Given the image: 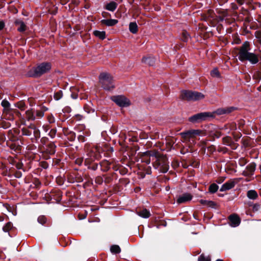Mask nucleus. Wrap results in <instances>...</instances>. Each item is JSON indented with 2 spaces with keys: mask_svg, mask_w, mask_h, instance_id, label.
<instances>
[{
  "mask_svg": "<svg viewBox=\"0 0 261 261\" xmlns=\"http://www.w3.org/2000/svg\"><path fill=\"white\" fill-rule=\"evenodd\" d=\"M250 43L248 41H245L240 47L238 53V58L241 62L245 61H249L252 64H255L259 61V58H261V55L250 53Z\"/></svg>",
  "mask_w": 261,
  "mask_h": 261,
  "instance_id": "nucleus-1",
  "label": "nucleus"
},
{
  "mask_svg": "<svg viewBox=\"0 0 261 261\" xmlns=\"http://www.w3.org/2000/svg\"><path fill=\"white\" fill-rule=\"evenodd\" d=\"M99 82L103 89L110 90L114 88L113 77L107 72H102L99 76Z\"/></svg>",
  "mask_w": 261,
  "mask_h": 261,
  "instance_id": "nucleus-2",
  "label": "nucleus"
},
{
  "mask_svg": "<svg viewBox=\"0 0 261 261\" xmlns=\"http://www.w3.org/2000/svg\"><path fill=\"white\" fill-rule=\"evenodd\" d=\"M51 69V64L48 62H43L34 67L31 71L30 75L34 77L40 76L48 72Z\"/></svg>",
  "mask_w": 261,
  "mask_h": 261,
  "instance_id": "nucleus-3",
  "label": "nucleus"
},
{
  "mask_svg": "<svg viewBox=\"0 0 261 261\" xmlns=\"http://www.w3.org/2000/svg\"><path fill=\"white\" fill-rule=\"evenodd\" d=\"M183 99L187 100H198L204 98V95L198 92L191 91H183L181 95Z\"/></svg>",
  "mask_w": 261,
  "mask_h": 261,
  "instance_id": "nucleus-4",
  "label": "nucleus"
},
{
  "mask_svg": "<svg viewBox=\"0 0 261 261\" xmlns=\"http://www.w3.org/2000/svg\"><path fill=\"white\" fill-rule=\"evenodd\" d=\"M155 161L153 166L156 169H159L161 172L166 173L168 171L169 165L167 158L165 156H155Z\"/></svg>",
  "mask_w": 261,
  "mask_h": 261,
  "instance_id": "nucleus-5",
  "label": "nucleus"
},
{
  "mask_svg": "<svg viewBox=\"0 0 261 261\" xmlns=\"http://www.w3.org/2000/svg\"><path fill=\"white\" fill-rule=\"evenodd\" d=\"M213 114L210 112H202L190 117L189 120L192 123H197L205 121L209 118L213 117Z\"/></svg>",
  "mask_w": 261,
  "mask_h": 261,
  "instance_id": "nucleus-6",
  "label": "nucleus"
},
{
  "mask_svg": "<svg viewBox=\"0 0 261 261\" xmlns=\"http://www.w3.org/2000/svg\"><path fill=\"white\" fill-rule=\"evenodd\" d=\"M112 99L121 107H126L130 105L129 100L123 95L114 96L112 97Z\"/></svg>",
  "mask_w": 261,
  "mask_h": 261,
  "instance_id": "nucleus-7",
  "label": "nucleus"
},
{
  "mask_svg": "<svg viewBox=\"0 0 261 261\" xmlns=\"http://www.w3.org/2000/svg\"><path fill=\"white\" fill-rule=\"evenodd\" d=\"M202 131L199 129H190L180 133L181 137L185 139L194 138L201 135Z\"/></svg>",
  "mask_w": 261,
  "mask_h": 261,
  "instance_id": "nucleus-8",
  "label": "nucleus"
},
{
  "mask_svg": "<svg viewBox=\"0 0 261 261\" xmlns=\"http://www.w3.org/2000/svg\"><path fill=\"white\" fill-rule=\"evenodd\" d=\"M87 155L88 157L85 160L87 163H90L98 159L99 157V153L96 148H92L88 151Z\"/></svg>",
  "mask_w": 261,
  "mask_h": 261,
  "instance_id": "nucleus-9",
  "label": "nucleus"
},
{
  "mask_svg": "<svg viewBox=\"0 0 261 261\" xmlns=\"http://www.w3.org/2000/svg\"><path fill=\"white\" fill-rule=\"evenodd\" d=\"M20 114L17 110H13L11 108L7 109H3V115L5 119L9 120H13L14 119V114Z\"/></svg>",
  "mask_w": 261,
  "mask_h": 261,
  "instance_id": "nucleus-10",
  "label": "nucleus"
},
{
  "mask_svg": "<svg viewBox=\"0 0 261 261\" xmlns=\"http://www.w3.org/2000/svg\"><path fill=\"white\" fill-rule=\"evenodd\" d=\"M236 108L233 107H229L226 108H221L217 109L213 112V114L217 115H221L224 114H228L235 110Z\"/></svg>",
  "mask_w": 261,
  "mask_h": 261,
  "instance_id": "nucleus-11",
  "label": "nucleus"
},
{
  "mask_svg": "<svg viewBox=\"0 0 261 261\" xmlns=\"http://www.w3.org/2000/svg\"><path fill=\"white\" fill-rule=\"evenodd\" d=\"M256 164L254 163L249 164L243 172L244 176H250L252 175L255 170Z\"/></svg>",
  "mask_w": 261,
  "mask_h": 261,
  "instance_id": "nucleus-12",
  "label": "nucleus"
},
{
  "mask_svg": "<svg viewBox=\"0 0 261 261\" xmlns=\"http://www.w3.org/2000/svg\"><path fill=\"white\" fill-rule=\"evenodd\" d=\"M229 220L230 221V225L233 227L238 226L241 222V220L239 217L236 215L232 214L229 216Z\"/></svg>",
  "mask_w": 261,
  "mask_h": 261,
  "instance_id": "nucleus-13",
  "label": "nucleus"
},
{
  "mask_svg": "<svg viewBox=\"0 0 261 261\" xmlns=\"http://www.w3.org/2000/svg\"><path fill=\"white\" fill-rule=\"evenodd\" d=\"M235 185L236 182L234 179H230L221 186L220 191L221 192H224L229 190L233 188Z\"/></svg>",
  "mask_w": 261,
  "mask_h": 261,
  "instance_id": "nucleus-14",
  "label": "nucleus"
},
{
  "mask_svg": "<svg viewBox=\"0 0 261 261\" xmlns=\"http://www.w3.org/2000/svg\"><path fill=\"white\" fill-rule=\"evenodd\" d=\"M192 199V195L190 193H184L180 196L177 199V203L178 204L184 203L188 202Z\"/></svg>",
  "mask_w": 261,
  "mask_h": 261,
  "instance_id": "nucleus-15",
  "label": "nucleus"
},
{
  "mask_svg": "<svg viewBox=\"0 0 261 261\" xmlns=\"http://www.w3.org/2000/svg\"><path fill=\"white\" fill-rule=\"evenodd\" d=\"M15 24L17 27V30L20 32H23L26 30V25L23 21L20 19H16L15 21Z\"/></svg>",
  "mask_w": 261,
  "mask_h": 261,
  "instance_id": "nucleus-16",
  "label": "nucleus"
},
{
  "mask_svg": "<svg viewBox=\"0 0 261 261\" xmlns=\"http://www.w3.org/2000/svg\"><path fill=\"white\" fill-rule=\"evenodd\" d=\"M223 144L231 147V148L233 149H235L236 148V146L235 144L233 143L232 139L230 137H225L223 138Z\"/></svg>",
  "mask_w": 261,
  "mask_h": 261,
  "instance_id": "nucleus-17",
  "label": "nucleus"
},
{
  "mask_svg": "<svg viewBox=\"0 0 261 261\" xmlns=\"http://www.w3.org/2000/svg\"><path fill=\"white\" fill-rule=\"evenodd\" d=\"M118 21L117 19H102L101 22L102 24L106 25L108 27L114 26L118 23Z\"/></svg>",
  "mask_w": 261,
  "mask_h": 261,
  "instance_id": "nucleus-18",
  "label": "nucleus"
},
{
  "mask_svg": "<svg viewBox=\"0 0 261 261\" xmlns=\"http://www.w3.org/2000/svg\"><path fill=\"white\" fill-rule=\"evenodd\" d=\"M143 63L149 66H153L155 63V59L153 57H143L142 59Z\"/></svg>",
  "mask_w": 261,
  "mask_h": 261,
  "instance_id": "nucleus-19",
  "label": "nucleus"
},
{
  "mask_svg": "<svg viewBox=\"0 0 261 261\" xmlns=\"http://www.w3.org/2000/svg\"><path fill=\"white\" fill-rule=\"evenodd\" d=\"M199 201L200 203L203 205H206L208 207H212L213 208H216L217 204L214 201L206 200L203 199H201Z\"/></svg>",
  "mask_w": 261,
  "mask_h": 261,
  "instance_id": "nucleus-20",
  "label": "nucleus"
},
{
  "mask_svg": "<svg viewBox=\"0 0 261 261\" xmlns=\"http://www.w3.org/2000/svg\"><path fill=\"white\" fill-rule=\"evenodd\" d=\"M155 156L151 154L150 152H146L145 153L144 157L142 159V162H145L146 164H149L151 162V157L153 158Z\"/></svg>",
  "mask_w": 261,
  "mask_h": 261,
  "instance_id": "nucleus-21",
  "label": "nucleus"
},
{
  "mask_svg": "<svg viewBox=\"0 0 261 261\" xmlns=\"http://www.w3.org/2000/svg\"><path fill=\"white\" fill-rule=\"evenodd\" d=\"M247 197L251 200H255L258 197L257 192L254 190H250L247 192Z\"/></svg>",
  "mask_w": 261,
  "mask_h": 261,
  "instance_id": "nucleus-22",
  "label": "nucleus"
},
{
  "mask_svg": "<svg viewBox=\"0 0 261 261\" xmlns=\"http://www.w3.org/2000/svg\"><path fill=\"white\" fill-rule=\"evenodd\" d=\"M137 214L138 216H139L143 218H149L150 215L149 211H148L146 209H143L141 211H137Z\"/></svg>",
  "mask_w": 261,
  "mask_h": 261,
  "instance_id": "nucleus-23",
  "label": "nucleus"
},
{
  "mask_svg": "<svg viewBox=\"0 0 261 261\" xmlns=\"http://www.w3.org/2000/svg\"><path fill=\"white\" fill-rule=\"evenodd\" d=\"M129 30L133 34H136L138 31V25L135 22H131L129 24Z\"/></svg>",
  "mask_w": 261,
  "mask_h": 261,
  "instance_id": "nucleus-24",
  "label": "nucleus"
},
{
  "mask_svg": "<svg viewBox=\"0 0 261 261\" xmlns=\"http://www.w3.org/2000/svg\"><path fill=\"white\" fill-rule=\"evenodd\" d=\"M117 4L114 2H111L106 6V9L109 11L113 12L117 8Z\"/></svg>",
  "mask_w": 261,
  "mask_h": 261,
  "instance_id": "nucleus-25",
  "label": "nucleus"
},
{
  "mask_svg": "<svg viewBox=\"0 0 261 261\" xmlns=\"http://www.w3.org/2000/svg\"><path fill=\"white\" fill-rule=\"evenodd\" d=\"M26 117L28 120L33 121L36 119V116L32 110H29L25 112Z\"/></svg>",
  "mask_w": 261,
  "mask_h": 261,
  "instance_id": "nucleus-26",
  "label": "nucleus"
},
{
  "mask_svg": "<svg viewBox=\"0 0 261 261\" xmlns=\"http://www.w3.org/2000/svg\"><path fill=\"white\" fill-rule=\"evenodd\" d=\"M94 35L100 39H104L106 38V32L105 31H95Z\"/></svg>",
  "mask_w": 261,
  "mask_h": 261,
  "instance_id": "nucleus-27",
  "label": "nucleus"
},
{
  "mask_svg": "<svg viewBox=\"0 0 261 261\" xmlns=\"http://www.w3.org/2000/svg\"><path fill=\"white\" fill-rule=\"evenodd\" d=\"M111 251L115 254L119 253L121 251V249L118 245H114L111 247Z\"/></svg>",
  "mask_w": 261,
  "mask_h": 261,
  "instance_id": "nucleus-28",
  "label": "nucleus"
},
{
  "mask_svg": "<svg viewBox=\"0 0 261 261\" xmlns=\"http://www.w3.org/2000/svg\"><path fill=\"white\" fill-rule=\"evenodd\" d=\"M218 189V186L216 184H211L208 188V191L211 193H214L217 191Z\"/></svg>",
  "mask_w": 261,
  "mask_h": 261,
  "instance_id": "nucleus-29",
  "label": "nucleus"
},
{
  "mask_svg": "<svg viewBox=\"0 0 261 261\" xmlns=\"http://www.w3.org/2000/svg\"><path fill=\"white\" fill-rule=\"evenodd\" d=\"M12 228V224L11 222H9L6 224L3 227V230L4 232H9V230Z\"/></svg>",
  "mask_w": 261,
  "mask_h": 261,
  "instance_id": "nucleus-30",
  "label": "nucleus"
},
{
  "mask_svg": "<svg viewBox=\"0 0 261 261\" xmlns=\"http://www.w3.org/2000/svg\"><path fill=\"white\" fill-rule=\"evenodd\" d=\"M56 145L54 144V143H50L49 145H48V152L50 154H54L56 152V150H55V148H56Z\"/></svg>",
  "mask_w": 261,
  "mask_h": 261,
  "instance_id": "nucleus-31",
  "label": "nucleus"
},
{
  "mask_svg": "<svg viewBox=\"0 0 261 261\" xmlns=\"http://www.w3.org/2000/svg\"><path fill=\"white\" fill-rule=\"evenodd\" d=\"M1 105L3 107V109H7L10 108V102L6 99H4L2 100L1 102Z\"/></svg>",
  "mask_w": 261,
  "mask_h": 261,
  "instance_id": "nucleus-32",
  "label": "nucleus"
},
{
  "mask_svg": "<svg viewBox=\"0 0 261 261\" xmlns=\"http://www.w3.org/2000/svg\"><path fill=\"white\" fill-rule=\"evenodd\" d=\"M63 96V93L61 90H59L57 92L55 93L54 97L56 100L60 99Z\"/></svg>",
  "mask_w": 261,
  "mask_h": 261,
  "instance_id": "nucleus-33",
  "label": "nucleus"
},
{
  "mask_svg": "<svg viewBox=\"0 0 261 261\" xmlns=\"http://www.w3.org/2000/svg\"><path fill=\"white\" fill-rule=\"evenodd\" d=\"M22 134L27 136H30L32 133L30 130L26 128H23L21 129Z\"/></svg>",
  "mask_w": 261,
  "mask_h": 261,
  "instance_id": "nucleus-34",
  "label": "nucleus"
},
{
  "mask_svg": "<svg viewBox=\"0 0 261 261\" xmlns=\"http://www.w3.org/2000/svg\"><path fill=\"white\" fill-rule=\"evenodd\" d=\"M198 261H211V258L209 256L206 257L201 254L199 256Z\"/></svg>",
  "mask_w": 261,
  "mask_h": 261,
  "instance_id": "nucleus-35",
  "label": "nucleus"
},
{
  "mask_svg": "<svg viewBox=\"0 0 261 261\" xmlns=\"http://www.w3.org/2000/svg\"><path fill=\"white\" fill-rule=\"evenodd\" d=\"M250 206H251V204H249ZM252 210L253 212H257L258 211H259L260 208V204H258V203H255V204H253L252 205Z\"/></svg>",
  "mask_w": 261,
  "mask_h": 261,
  "instance_id": "nucleus-36",
  "label": "nucleus"
},
{
  "mask_svg": "<svg viewBox=\"0 0 261 261\" xmlns=\"http://www.w3.org/2000/svg\"><path fill=\"white\" fill-rule=\"evenodd\" d=\"M211 75L213 77H219L220 73L217 69H214L211 71Z\"/></svg>",
  "mask_w": 261,
  "mask_h": 261,
  "instance_id": "nucleus-37",
  "label": "nucleus"
},
{
  "mask_svg": "<svg viewBox=\"0 0 261 261\" xmlns=\"http://www.w3.org/2000/svg\"><path fill=\"white\" fill-rule=\"evenodd\" d=\"M189 38V35L187 32H182L181 39L184 41H185V42L187 41Z\"/></svg>",
  "mask_w": 261,
  "mask_h": 261,
  "instance_id": "nucleus-38",
  "label": "nucleus"
},
{
  "mask_svg": "<svg viewBox=\"0 0 261 261\" xmlns=\"http://www.w3.org/2000/svg\"><path fill=\"white\" fill-rule=\"evenodd\" d=\"M38 221L41 224H44L46 221V218L43 216H39L38 218Z\"/></svg>",
  "mask_w": 261,
  "mask_h": 261,
  "instance_id": "nucleus-39",
  "label": "nucleus"
},
{
  "mask_svg": "<svg viewBox=\"0 0 261 261\" xmlns=\"http://www.w3.org/2000/svg\"><path fill=\"white\" fill-rule=\"evenodd\" d=\"M47 120L49 123H54L55 122V119L52 114L47 116Z\"/></svg>",
  "mask_w": 261,
  "mask_h": 261,
  "instance_id": "nucleus-40",
  "label": "nucleus"
},
{
  "mask_svg": "<svg viewBox=\"0 0 261 261\" xmlns=\"http://www.w3.org/2000/svg\"><path fill=\"white\" fill-rule=\"evenodd\" d=\"M35 114H36V116L38 118H41L42 117H43L44 116V112L42 111H36V113H35Z\"/></svg>",
  "mask_w": 261,
  "mask_h": 261,
  "instance_id": "nucleus-41",
  "label": "nucleus"
},
{
  "mask_svg": "<svg viewBox=\"0 0 261 261\" xmlns=\"http://www.w3.org/2000/svg\"><path fill=\"white\" fill-rule=\"evenodd\" d=\"M56 132H57L56 129H51L50 130V132H49V133L48 135H49V136L51 138H54L55 137V136H56Z\"/></svg>",
  "mask_w": 261,
  "mask_h": 261,
  "instance_id": "nucleus-42",
  "label": "nucleus"
},
{
  "mask_svg": "<svg viewBox=\"0 0 261 261\" xmlns=\"http://www.w3.org/2000/svg\"><path fill=\"white\" fill-rule=\"evenodd\" d=\"M17 107L21 110H23L25 107V104L23 102L20 101L17 103Z\"/></svg>",
  "mask_w": 261,
  "mask_h": 261,
  "instance_id": "nucleus-43",
  "label": "nucleus"
},
{
  "mask_svg": "<svg viewBox=\"0 0 261 261\" xmlns=\"http://www.w3.org/2000/svg\"><path fill=\"white\" fill-rule=\"evenodd\" d=\"M247 163V161L244 158L240 159L239 160V164L241 166H244Z\"/></svg>",
  "mask_w": 261,
  "mask_h": 261,
  "instance_id": "nucleus-44",
  "label": "nucleus"
},
{
  "mask_svg": "<svg viewBox=\"0 0 261 261\" xmlns=\"http://www.w3.org/2000/svg\"><path fill=\"white\" fill-rule=\"evenodd\" d=\"M2 127H4V128H7L9 127H10V124L9 123H6V122H2Z\"/></svg>",
  "mask_w": 261,
  "mask_h": 261,
  "instance_id": "nucleus-45",
  "label": "nucleus"
},
{
  "mask_svg": "<svg viewBox=\"0 0 261 261\" xmlns=\"http://www.w3.org/2000/svg\"><path fill=\"white\" fill-rule=\"evenodd\" d=\"M75 117L77 120H81L82 119L83 116L80 114H77L75 115Z\"/></svg>",
  "mask_w": 261,
  "mask_h": 261,
  "instance_id": "nucleus-46",
  "label": "nucleus"
},
{
  "mask_svg": "<svg viewBox=\"0 0 261 261\" xmlns=\"http://www.w3.org/2000/svg\"><path fill=\"white\" fill-rule=\"evenodd\" d=\"M5 27V23L3 21H0V30L3 29Z\"/></svg>",
  "mask_w": 261,
  "mask_h": 261,
  "instance_id": "nucleus-47",
  "label": "nucleus"
},
{
  "mask_svg": "<svg viewBox=\"0 0 261 261\" xmlns=\"http://www.w3.org/2000/svg\"><path fill=\"white\" fill-rule=\"evenodd\" d=\"M43 128L46 132L48 131V130L49 129V127L48 125H44L43 126Z\"/></svg>",
  "mask_w": 261,
  "mask_h": 261,
  "instance_id": "nucleus-48",
  "label": "nucleus"
},
{
  "mask_svg": "<svg viewBox=\"0 0 261 261\" xmlns=\"http://www.w3.org/2000/svg\"><path fill=\"white\" fill-rule=\"evenodd\" d=\"M71 96L73 99H76L78 97V95L77 94L72 93L71 94Z\"/></svg>",
  "mask_w": 261,
  "mask_h": 261,
  "instance_id": "nucleus-49",
  "label": "nucleus"
},
{
  "mask_svg": "<svg viewBox=\"0 0 261 261\" xmlns=\"http://www.w3.org/2000/svg\"><path fill=\"white\" fill-rule=\"evenodd\" d=\"M21 166H22V165H21V164H17L16 165V167H17V168H18V169H21Z\"/></svg>",
  "mask_w": 261,
  "mask_h": 261,
  "instance_id": "nucleus-50",
  "label": "nucleus"
},
{
  "mask_svg": "<svg viewBox=\"0 0 261 261\" xmlns=\"http://www.w3.org/2000/svg\"><path fill=\"white\" fill-rule=\"evenodd\" d=\"M4 220V218L3 216H0V221H3Z\"/></svg>",
  "mask_w": 261,
  "mask_h": 261,
  "instance_id": "nucleus-51",
  "label": "nucleus"
},
{
  "mask_svg": "<svg viewBox=\"0 0 261 261\" xmlns=\"http://www.w3.org/2000/svg\"><path fill=\"white\" fill-rule=\"evenodd\" d=\"M216 261H223V260L222 259H218Z\"/></svg>",
  "mask_w": 261,
  "mask_h": 261,
  "instance_id": "nucleus-52",
  "label": "nucleus"
},
{
  "mask_svg": "<svg viewBox=\"0 0 261 261\" xmlns=\"http://www.w3.org/2000/svg\"><path fill=\"white\" fill-rule=\"evenodd\" d=\"M32 128H33V129H35V126H33Z\"/></svg>",
  "mask_w": 261,
  "mask_h": 261,
  "instance_id": "nucleus-53",
  "label": "nucleus"
}]
</instances>
